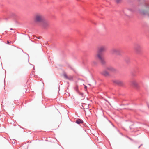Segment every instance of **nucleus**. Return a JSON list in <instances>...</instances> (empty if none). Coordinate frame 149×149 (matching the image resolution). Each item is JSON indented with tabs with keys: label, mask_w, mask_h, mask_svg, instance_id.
I'll use <instances>...</instances> for the list:
<instances>
[{
	"label": "nucleus",
	"mask_w": 149,
	"mask_h": 149,
	"mask_svg": "<svg viewBox=\"0 0 149 149\" xmlns=\"http://www.w3.org/2000/svg\"><path fill=\"white\" fill-rule=\"evenodd\" d=\"M140 13L142 15L149 16V5L144 7Z\"/></svg>",
	"instance_id": "f03ea898"
},
{
	"label": "nucleus",
	"mask_w": 149,
	"mask_h": 149,
	"mask_svg": "<svg viewBox=\"0 0 149 149\" xmlns=\"http://www.w3.org/2000/svg\"><path fill=\"white\" fill-rule=\"evenodd\" d=\"M106 50V48L104 46H102L99 47L98 48V52H102Z\"/></svg>",
	"instance_id": "9d476101"
},
{
	"label": "nucleus",
	"mask_w": 149,
	"mask_h": 149,
	"mask_svg": "<svg viewBox=\"0 0 149 149\" xmlns=\"http://www.w3.org/2000/svg\"><path fill=\"white\" fill-rule=\"evenodd\" d=\"M135 49L137 53H140L142 51V47L140 45H137L135 47Z\"/></svg>",
	"instance_id": "0eeeda50"
},
{
	"label": "nucleus",
	"mask_w": 149,
	"mask_h": 149,
	"mask_svg": "<svg viewBox=\"0 0 149 149\" xmlns=\"http://www.w3.org/2000/svg\"><path fill=\"white\" fill-rule=\"evenodd\" d=\"M81 95H83V94L82 93H81Z\"/></svg>",
	"instance_id": "a211bd4d"
},
{
	"label": "nucleus",
	"mask_w": 149,
	"mask_h": 149,
	"mask_svg": "<svg viewBox=\"0 0 149 149\" xmlns=\"http://www.w3.org/2000/svg\"><path fill=\"white\" fill-rule=\"evenodd\" d=\"M40 25L43 29H46L49 27L50 25L49 22L44 19V21L41 23Z\"/></svg>",
	"instance_id": "7ed1b4c3"
},
{
	"label": "nucleus",
	"mask_w": 149,
	"mask_h": 149,
	"mask_svg": "<svg viewBox=\"0 0 149 149\" xmlns=\"http://www.w3.org/2000/svg\"><path fill=\"white\" fill-rule=\"evenodd\" d=\"M113 81L114 83L120 86H123L125 84L123 81L120 80H114Z\"/></svg>",
	"instance_id": "423d86ee"
},
{
	"label": "nucleus",
	"mask_w": 149,
	"mask_h": 149,
	"mask_svg": "<svg viewBox=\"0 0 149 149\" xmlns=\"http://www.w3.org/2000/svg\"><path fill=\"white\" fill-rule=\"evenodd\" d=\"M10 42H9L8 41H7V43L8 44H10Z\"/></svg>",
	"instance_id": "f3484780"
},
{
	"label": "nucleus",
	"mask_w": 149,
	"mask_h": 149,
	"mask_svg": "<svg viewBox=\"0 0 149 149\" xmlns=\"http://www.w3.org/2000/svg\"><path fill=\"white\" fill-rule=\"evenodd\" d=\"M107 69L110 72L113 73H116L117 71V70L116 69L112 67H108L107 68Z\"/></svg>",
	"instance_id": "6e6552de"
},
{
	"label": "nucleus",
	"mask_w": 149,
	"mask_h": 149,
	"mask_svg": "<svg viewBox=\"0 0 149 149\" xmlns=\"http://www.w3.org/2000/svg\"><path fill=\"white\" fill-rule=\"evenodd\" d=\"M63 76H64V77L67 79H68V76L67 75V74H64L63 75Z\"/></svg>",
	"instance_id": "2eb2a0df"
},
{
	"label": "nucleus",
	"mask_w": 149,
	"mask_h": 149,
	"mask_svg": "<svg viewBox=\"0 0 149 149\" xmlns=\"http://www.w3.org/2000/svg\"><path fill=\"white\" fill-rule=\"evenodd\" d=\"M68 79L69 80L72 79L73 78L72 76H68Z\"/></svg>",
	"instance_id": "4468645a"
},
{
	"label": "nucleus",
	"mask_w": 149,
	"mask_h": 149,
	"mask_svg": "<svg viewBox=\"0 0 149 149\" xmlns=\"http://www.w3.org/2000/svg\"><path fill=\"white\" fill-rule=\"evenodd\" d=\"M132 85L136 88H137L138 86V84L137 81L135 80H133L131 82Z\"/></svg>",
	"instance_id": "1a4fd4ad"
},
{
	"label": "nucleus",
	"mask_w": 149,
	"mask_h": 149,
	"mask_svg": "<svg viewBox=\"0 0 149 149\" xmlns=\"http://www.w3.org/2000/svg\"><path fill=\"white\" fill-rule=\"evenodd\" d=\"M110 52L112 54L119 55L120 54V51L118 49L113 48L111 50Z\"/></svg>",
	"instance_id": "39448f33"
},
{
	"label": "nucleus",
	"mask_w": 149,
	"mask_h": 149,
	"mask_svg": "<svg viewBox=\"0 0 149 149\" xmlns=\"http://www.w3.org/2000/svg\"><path fill=\"white\" fill-rule=\"evenodd\" d=\"M96 57L102 63H104V59L101 53L98 52L97 53L96 55Z\"/></svg>",
	"instance_id": "20e7f679"
},
{
	"label": "nucleus",
	"mask_w": 149,
	"mask_h": 149,
	"mask_svg": "<svg viewBox=\"0 0 149 149\" xmlns=\"http://www.w3.org/2000/svg\"><path fill=\"white\" fill-rule=\"evenodd\" d=\"M117 3H120L121 2V0H114Z\"/></svg>",
	"instance_id": "ddd939ff"
},
{
	"label": "nucleus",
	"mask_w": 149,
	"mask_h": 149,
	"mask_svg": "<svg viewBox=\"0 0 149 149\" xmlns=\"http://www.w3.org/2000/svg\"><path fill=\"white\" fill-rule=\"evenodd\" d=\"M44 19L43 15L40 13L36 14L33 18L34 21L36 23H41Z\"/></svg>",
	"instance_id": "f257e3e1"
},
{
	"label": "nucleus",
	"mask_w": 149,
	"mask_h": 149,
	"mask_svg": "<svg viewBox=\"0 0 149 149\" xmlns=\"http://www.w3.org/2000/svg\"><path fill=\"white\" fill-rule=\"evenodd\" d=\"M102 75L103 76L107 77L110 75L109 73L106 70H104L101 73Z\"/></svg>",
	"instance_id": "9b49d317"
},
{
	"label": "nucleus",
	"mask_w": 149,
	"mask_h": 149,
	"mask_svg": "<svg viewBox=\"0 0 149 149\" xmlns=\"http://www.w3.org/2000/svg\"><path fill=\"white\" fill-rule=\"evenodd\" d=\"M76 123L78 124H80V123H83V121L81 120H80V119H78V120H77L76 122Z\"/></svg>",
	"instance_id": "f8f14e48"
},
{
	"label": "nucleus",
	"mask_w": 149,
	"mask_h": 149,
	"mask_svg": "<svg viewBox=\"0 0 149 149\" xmlns=\"http://www.w3.org/2000/svg\"><path fill=\"white\" fill-rule=\"evenodd\" d=\"M87 88V86H85V88L86 89Z\"/></svg>",
	"instance_id": "dca6fc26"
}]
</instances>
